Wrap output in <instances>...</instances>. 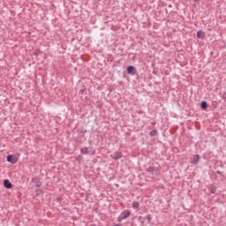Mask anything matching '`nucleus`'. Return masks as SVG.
I'll return each instance as SVG.
<instances>
[{
    "mask_svg": "<svg viewBox=\"0 0 226 226\" xmlns=\"http://www.w3.org/2000/svg\"><path fill=\"white\" fill-rule=\"evenodd\" d=\"M81 154H89V148L87 147H85L80 149Z\"/></svg>",
    "mask_w": 226,
    "mask_h": 226,
    "instance_id": "nucleus-8",
    "label": "nucleus"
},
{
    "mask_svg": "<svg viewBox=\"0 0 226 226\" xmlns=\"http://www.w3.org/2000/svg\"><path fill=\"white\" fill-rule=\"evenodd\" d=\"M36 188H41V183L40 181H37L35 184Z\"/></svg>",
    "mask_w": 226,
    "mask_h": 226,
    "instance_id": "nucleus-14",
    "label": "nucleus"
},
{
    "mask_svg": "<svg viewBox=\"0 0 226 226\" xmlns=\"http://www.w3.org/2000/svg\"><path fill=\"white\" fill-rule=\"evenodd\" d=\"M86 91H87V88H83V89L79 90V93L84 94V93H86Z\"/></svg>",
    "mask_w": 226,
    "mask_h": 226,
    "instance_id": "nucleus-15",
    "label": "nucleus"
},
{
    "mask_svg": "<svg viewBox=\"0 0 226 226\" xmlns=\"http://www.w3.org/2000/svg\"><path fill=\"white\" fill-rule=\"evenodd\" d=\"M113 226H123V225H121V224H115V225H113Z\"/></svg>",
    "mask_w": 226,
    "mask_h": 226,
    "instance_id": "nucleus-18",
    "label": "nucleus"
},
{
    "mask_svg": "<svg viewBox=\"0 0 226 226\" xmlns=\"http://www.w3.org/2000/svg\"><path fill=\"white\" fill-rule=\"evenodd\" d=\"M194 2H197V0H194Z\"/></svg>",
    "mask_w": 226,
    "mask_h": 226,
    "instance_id": "nucleus-20",
    "label": "nucleus"
},
{
    "mask_svg": "<svg viewBox=\"0 0 226 226\" xmlns=\"http://www.w3.org/2000/svg\"><path fill=\"white\" fill-rule=\"evenodd\" d=\"M141 224L144 225V221L141 222Z\"/></svg>",
    "mask_w": 226,
    "mask_h": 226,
    "instance_id": "nucleus-19",
    "label": "nucleus"
},
{
    "mask_svg": "<svg viewBox=\"0 0 226 226\" xmlns=\"http://www.w3.org/2000/svg\"><path fill=\"white\" fill-rule=\"evenodd\" d=\"M131 214L132 212L130 210H124L121 213V215L118 217V222H122V220H126V218H128Z\"/></svg>",
    "mask_w": 226,
    "mask_h": 226,
    "instance_id": "nucleus-1",
    "label": "nucleus"
},
{
    "mask_svg": "<svg viewBox=\"0 0 226 226\" xmlns=\"http://www.w3.org/2000/svg\"><path fill=\"white\" fill-rule=\"evenodd\" d=\"M222 99L226 102V89L224 91H222Z\"/></svg>",
    "mask_w": 226,
    "mask_h": 226,
    "instance_id": "nucleus-13",
    "label": "nucleus"
},
{
    "mask_svg": "<svg viewBox=\"0 0 226 226\" xmlns=\"http://www.w3.org/2000/svg\"><path fill=\"white\" fill-rule=\"evenodd\" d=\"M7 162L9 163H11L12 165H15V163H17L19 162V160L17 159V157H15V155L13 154H9L7 156Z\"/></svg>",
    "mask_w": 226,
    "mask_h": 226,
    "instance_id": "nucleus-3",
    "label": "nucleus"
},
{
    "mask_svg": "<svg viewBox=\"0 0 226 226\" xmlns=\"http://www.w3.org/2000/svg\"><path fill=\"white\" fill-rule=\"evenodd\" d=\"M200 107H201L202 110H206V109H207V102H206V101L201 102Z\"/></svg>",
    "mask_w": 226,
    "mask_h": 226,
    "instance_id": "nucleus-9",
    "label": "nucleus"
},
{
    "mask_svg": "<svg viewBox=\"0 0 226 226\" xmlns=\"http://www.w3.org/2000/svg\"><path fill=\"white\" fill-rule=\"evenodd\" d=\"M158 134V130L154 129L149 132L150 137H156Z\"/></svg>",
    "mask_w": 226,
    "mask_h": 226,
    "instance_id": "nucleus-10",
    "label": "nucleus"
},
{
    "mask_svg": "<svg viewBox=\"0 0 226 226\" xmlns=\"http://www.w3.org/2000/svg\"><path fill=\"white\" fill-rule=\"evenodd\" d=\"M40 193H41V190H37V195H40Z\"/></svg>",
    "mask_w": 226,
    "mask_h": 226,
    "instance_id": "nucleus-16",
    "label": "nucleus"
},
{
    "mask_svg": "<svg viewBox=\"0 0 226 226\" xmlns=\"http://www.w3.org/2000/svg\"><path fill=\"white\" fill-rule=\"evenodd\" d=\"M112 160H121V158H123V154L121 152H115L114 154H112L111 155Z\"/></svg>",
    "mask_w": 226,
    "mask_h": 226,
    "instance_id": "nucleus-4",
    "label": "nucleus"
},
{
    "mask_svg": "<svg viewBox=\"0 0 226 226\" xmlns=\"http://www.w3.org/2000/svg\"><path fill=\"white\" fill-rule=\"evenodd\" d=\"M147 220H151V215H147Z\"/></svg>",
    "mask_w": 226,
    "mask_h": 226,
    "instance_id": "nucleus-17",
    "label": "nucleus"
},
{
    "mask_svg": "<svg viewBox=\"0 0 226 226\" xmlns=\"http://www.w3.org/2000/svg\"><path fill=\"white\" fill-rule=\"evenodd\" d=\"M139 207H140V203H139V201L132 202V208L133 209H137Z\"/></svg>",
    "mask_w": 226,
    "mask_h": 226,
    "instance_id": "nucleus-11",
    "label": "nucleus"
},
{
    "mask_svg": "<svg viewBox=\"0 0 226 226\" xmlns=\"http://www.w3.org/2000/svg\"><path fill=\"white\" fill-rule=\"evenodd\" d=\"M205 34H204V32L199 30L197 32V38H204Z\"/></svg>",
    "mask_w": 226,
    "mask_h": 226,
    "instance_id": "nucleus-12",
    "label": "nucleus"
},
{
    "mask_svg": "<svg viewBox=\"0 0 226 226\" xmlns=\"http://www.w3.org/2000/svg\"><path fill=\"white\" fill-rule=\"evenodd\" d=\"M199 160H200V155L195 154L191 161V163H192V165H197V163H199Z\"/></svg>",
    "mask_w": 226,
    "mask_h": 226,
    "instance_id": "nucleus-6",
    "label": "nucleus"
},
{
    "mask_svg": "<svg viewBox=\"0 0 226 226\" xmlns=\"http://www.w3.org/2000/svg\"><path fill=\"white\" fill-rule=\"evenodd\" d=\"M126 72L128 75H137V68L135 66L130 65L127 67Z\"/></svg>",
    "mask_w": 226,
    "mask_h": 226,
    "instance_id": "nucleus-2",
    "label": "nucleus"
},
{
    "mask_svg": "<svg viewBox=\"0 0 226 226\" xmlns=\"http://www.w3.org/2000/svg\"><path fill=\"white\" fill-rule=\"evenodd\" d=\"M4 188H7V190H11V188H13V185L8 179L4 180Z\"/></svg>",
    "mask_w": 226,
    "mask_h": 226,
    "instance_id": "nucleus-5",
    "label": "nucleus"
},
{
    "mask_svg": "<svg viewBox=\"0 0 226 226\" xmlns=\"http://www.w3.org/2000/svg\"><path fill=\"white\" fill-rule=\"evenodd\" d=\"M216 190H217V187H216V185H210V186L208 187V191H209V192L212 193V194H215V193H216Z\"/></svg>",
    "mask_w": 226,
    "mask_h": 226,
    "instance_id": "nucleus-7",
    "label": "nucleus"
}]
</instances>
